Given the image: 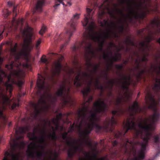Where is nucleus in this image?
<instances>
[{"label": "nucleus", "instance_id": "f257e3e1", "mask_svg": "<svg viewBox=\"0 0 160 160\" xmlns=\"http://www.w3.org/2000/svg\"><path fill=\"white\" fill-rule=\"evenodd\" d=\"M118 0L119 3L113 4L112 7L111 8L109 0H104L99 7L98 17L99 19L106 12L112 17H114L115 13L119 14L121 16L116 22H108L105 20L102 22L100 20L101 25L106 27L105 30L103 31L96 32L94 31V21L91 15L92 9L86 8L87 14H84L85 18L82 21V25L84 27L88 24L84 34V39L82 42L72 48L73 51L80 48H84L85 49L86 70L85 72H81V68L78 66L76 71L77 74H97L99 65L93 64L91 62L89 56L92 55L94 57L95 53L89 41L90 40L98 43L97 52L102 53L103 58L108 62V65L106 70L102 73L108 74L109 67L112 66L113 62L120 60L121 54L118 52L122 49L123 47L120 45L117 46L113 43L110 42L106 51H103L102 47L106 39L116 37L117 31L119 32H122L124 24H127L128 20L131 22L133 18H143L151 10V8H149L150 6V0Z\"/></svg>", "mask_w": 160, "mask_h": 160}, {"label": "nucleus", "instance_id": "f03ea898", "mask_svg": "<svg viewBox=\"0 0 160 160\" xmlns=\"http://www.w3.org/2000/svg\"><path fill=\"white\" fill-rule=\"evenodd\" d=\"M156 83L153 88L157 94L160 92V79L157 78ZM160 96L158 95V99H155L154 96L149 91L147 92L145 97L147 103L149 105L148 108L154 112L153 115L149 118L142 120L137 126L135 123V118L134 115L136 112L143 111L144 108H141L138 102H134L131 107H129V111L130 116L126 122L124 124V129L122 132H117L115 134L117 138L124 136L130 129L133 130L136 137H140L143 139L142 142L140 144L135 140L129 141L128 138L122 139L120 144L121 150L125 153H128L130 157L127 160H142L144 158L146 151V147L148 145L149 140L152 137L151 132L153 130L155 127L153 123L158 121L159 117L158 107L159 105Z\"/></svg>", "mask_w": 160, "mask_h": 160}, {"label": "nucleus", "instance_id": "7ed1b4c3", "mask_svg": "<svg viewBox=\"0 0 160 160\" xmlns=\"http://www.w3.org/2000/svg\"><path fill=\"white\" fill-rule=\"evenodd\" d=\"M92 99V96L89 97L88 100L84 103L82 108L77 112L78 118V122L75 125L74 123L70 127L68 132H71L75 129L79 132L82 138L77 141L71 138H67L68 133L64 132L62 137L66 142L68 148V157L71 158L78 152L82 153L84 156L83 159L80 160H109L107 156L98 158L97 154L98 151L97 148H92L90 151H84V146H87L89 148L92 147L91 142L88 137L93 127L97 132L101 129L102 127L99 124L100 116L98 113H103L106 109V105L104 102L100 99L96 102L94 104L93 109L90 110L88 106L90 102Z\"/></svg>", "mask_w": 160, "mask_h": 160}, {"label": "nucleus", "instance_id": "20e7f679", "mask_svg": "<svg viewBox=\"0 0 160 160\" xmlns=\"http://www.w3.org/2000/svg\"><path fill=\"white\" fill-rule=\"evenodd\" d=\"M27 131H15L16 139H13L10 142L12 150L10 153L6 151L3 160H21V150L23 149L25 144L22 141L18 139L22 138L21 135ZM46 131H33L32 133H29L28 136L33 142L28 146L27 154L29 158L34 159L42 158V160H56L58 153L51 149H48L45 152V148L47 145L45 141Z\"/></svg>", "mask_w": 160, "mask_h": 160}, {"label": "nucleus", "instance_id": "39448f33", "mask_svg": "<svg viewBox=\"0 0 160 160\" xmlns=\"http://www.w3.org/2000/svg\"><path fill=\"white\" fill-rule=\"evenodd\" d=\"M151 25L153 28H157L154 34L149 35L145 38L144 40L141 42L137 45L132 41L129 37H127L124 43L127 45H132L139 48L141 52V54L138 55L137 58L135 63L136 67L135 68V75L138 78L145 72H154L158 75L160 76V60L158 62L156 65H152L150 68H147L146 62L148 61L147 57L149 56L148 52L151 50V47L149 42L154 39V34H160V18L156 17L151 22ZM157 42L160 44V38L157 40Z\"/></svg>", "mask_w": 160, "mask_h": 160}, {"label": "nucleus", "instance_id": "423d86ee", "mask_svg": "<svg viewBox=\"0 0 160 160\" xmlns=\"http://www.w3.org/2000/svg\"><path fill=\"white\" fill-rule=\"evenodd\" d=\"M45 80L44 77L40 75H38L37 83L38 88L37 94L41 95L42 92L43 93L40 96L38 102L32 105L34 108V115H32V116H33L34 118H36L42 111L47 110L49 107L48 103L52 102L56 99L55 98L50 92L49 86L45 83Z\"/></svg>", "mask_w": 160, "mask_h": 160}, {"label": "nucleus", "instance_id": "0eeeda50", "mask_svg": "<svg viewBox=\"0 0 160 160\" xmlns=\"http://www.w3.org/2000/svg\"><path fill=\"white\" fill-rule=\"evenodd\" d=\"M22 34L26 38L22 45V49L18 47L17 43L12 45L11 47L10 53L17 59H19L21 56H27L33 47V45L31 44L32 34V28L27 26L22 32Z\"/></svg>", "mask_w": 160, "mask_h": 160}, {"label": "nucleus", "instance_id": "6e6552de", "mask_svg": "<svg viewBox=\"0 0 160 160\" xmlns=\"http://www.w3.org/2000/svg\"><path fill=\"white\" fill-rule=\"evenodd\" d=\"M118 82L124 92L122 96L117 98L116 102L117 105L122 103L123 101L127 102L129 101L131 96L132 93L129 90L128 87L130 84H133L130 76L124 74L120 75Z\"/></svg>", "mask_w": 160, "mask_h": 160}, {"label": "nucleus", "instance_id": "1a4fd4ad", "mask_svg": "<svg viewBox=\"0 0 160 160\" xmlns=\"http://www.w3.org/2000/svg\"><path fill=\"white\" fill-rule=\"evenodd\" d=\"M25 75L24 72L22 70H12L10 74L8 76V81L5 84L7 90L11 93L12 89V85L13 84H17L20 87L24 83L23 81L20 78Z\"/></svg>", "mask_w": 160, "mask_h": 160}, {"label": "nucleus", "instance_id": "9d476101", "mask_svg": "<svg viewBox=\"0 0 160 160\" xmlns=\"http://www.w3.org/2000/svg\"><path fill=\"white\" fill-rule=\"evenodd\" d=\"M72 82L70 81H64L60 86L59 89L56 92L57 96H62L65 104H71L72 100L68 94L70 88V84Z\"/></svg>", "mask_w": 160, "mask_h": 160}, {"label": "nucleus", "instance_id": "9b49d317", "mask_svg": "<svg viewBox=\"0 0 160 160\" xmlns=\"http://www.w3.org/2000/svg\"><path fill=\"white\" fill-rule=\"evenodd\" d=\"M124 112L122 109H119L112 112L113 116L111 119L107 120L104 123L103 128L107 131H111L112 127L114 125L116 124V117L119 116Z\"/></svg>", "mask_w": 160, "mask_h": 160}, {"label": "nucleus", "instance_id": "f8f14e48", "mask_svg": "<svg viewBox=\"0 0 160 160\" xmlns=\"http://www.w3.org/2000/svg\"><path fill=\"white\" fill-rule=\"evenodd\" d=\"M80 15V14L76 13L73 15L71 21L70 27L67 28L66 31L67 36L68 37V39L65 43L62 45V48L64 46H66L70 41L71 37L72 35L74 32L75 30L76 21L79 18Z\"/></svg>", "mask_w": 160, "mask_h": 160}, {"label": "nucleus", "instance_id": "ddd939ff", "mask_svg": "<svg viewBox=\"0 0 160 160\" xmlns=\"http://www.w3.org/2000/svg\"><path fill=\"white\" fill-rule=\"evenodd\" d=\"M63 57L62 56H60L58 61L55 64V68L53 71V75H58L60 72L61 66L60 62L62 60Z\"/></svg>", "mask_w": 160, "mask_h": 160}, {"label": "nucleus", "instance_id": "4468645a", "mask_svg": "<svg viewBox=\"0 0 160 160\" xmlns=\"http://www.w3.org/2000/svg\"><path fill=\"white\" fill-rule=\"evenodd\" d=\"M44 0H38L35 6V10L36 11L41 12L42 10V7L44 4Z\"/></svg>", "mask_w": 160, "mask_h": 160}, {"label": "nucleus", "instance_id": "2eb2a0df", "mask_svg": "<svg viewBox=\"0 0 160 160\" xmlns=\"http://www.w3.org/2000/svg\"><path fill=\"white\" fill-rule=\"evenodd\" d=\"M68 4L69 6L71 5V3L70 2H68L67 0H56V3L54 5V8L56 9L57 7L59 5V4L57 3V2H59L60 3L62 4L63 6L65 5V2Z\"/></svg>", "mask_w": 160, "mask_h": 160}, {"label": "nucleus", "instance_id": "dca6fc26", "mask_svg": "<svg viewBox=\"0 0 160 160\" xmlns=\"http://www.w3.org/2000/svg\"><path fill=\"white\" fill-rule=\"evenodd\" d=\"M53 131L48 133L47 135V137L48 139H51L52 140H55L57 138L55 132L53 130V128H52Z\"/></svg>", "mask_w": 160, "mask_h": 160}, {"label": "nucleus", "instance_id": "f3484780", "mask_svg": "<svg viewBox=\"0 0 160 160\" xmlns=\"http://www.w3.org/2000/svg\"><path fill=\"white\" fill-rule=\"evenodd\" d=\"M22 22L23 20L22 19L17 21L16 20L15 18H14L12 21V25L15 28H16L17 26H19V25L22 24Z\"/></svg>", "mask_w": 160, "mask_h": 160}, {"label": "nucleus", "instance_id": "a211bd4d", "mask_svg": "<svg viewBox=\"0 0 160 160\" xmlns=\"http://www.w3.org/2000/svg\"><path fill=\"white\" fill-rule=\"evenodd\" d=\"M17 65H16V63H14L13 61L11 62L10 64L9 65H6V67L8 69H11L14 66H15L17 67H19V66L21 65V64L20 62H18Z\"/></svg>", "mask_w": 160, "mask_h": 160}, {"label": "nucleus", "instance_id": "6ab92c4d", "mask_svg": "<svg viewBox=\"0 0 160 160\" xmlns=\"http://www.w3.org/2000/svg\"><path fill=\"white\" fill-rule=\"evenodd\" d=\"M116 82V81L114 79H110L108 81L107 84L108 86V88L109 89H111L113 85L115 84Z\"/></svg>", "mask_w": 160, "mask_h": 160}, {"label": "nucleus", "instance_id": "aec40b11", "mask_svg": "<svg viewBox=\"0 0 160 160\" xmlns=\"http://www.w3.org/2000/svg\"><path fill=\"white\" fill-rule=\"evenodd\" d=\"M154 142L156 143L160 142V134L155 135L153 139Z\"/></svg>", "mask_w": 160, "mask_h": 160}, {"label": "nucleus", "instance_id": "412c9836", "mask_svg": "<svg viewBox=\"0 0 160 160\" xmlns=\"http://www.w3.org/2000/svg\"><path fill=\"white\" fill-rule=\"evenodd\" d=\"M41 42V40L40 39H39L36 42L35 44V48L36 49H38L39 48V46Z\"/></svg>", "mask_w": 160, "mask_h": 160}, {"label": "nucleus", "instance_id": "4be33fe9", "mask_svg": "<svg viewBox=\"0 0 160 160\" xmlns=\"http://www.w3.org/2000/svg\"><path fill=\"white\" fill-rule=\"evenodd\" d=\"M59 121L56 118L53 119L52 121V122L55 125L56 127H57L59 123Z\"/></svg>", "mask_w": 160, "mask_h": 160}, {"label": "nucleus", "instance_id": "5701e85b", "mask_svg": "<svg viewBox=\"0 0 160 160\" xmlns=\"http://www.w3.org/2000/svg\"><path fill=\"white\" fill-rule=\"evenodd\" d=\"M46 30V27L44 26L42 27L41 30L39 32V33L41 35H43V34L45 32Z\"/></svg>", "mask_w": 160, "mask_h": 160}, {"label": "nucleus", "instance_id": "b1692460", "mask_svg": "<svg viewBox=\"0 0 160 160\" xmlns=\"http://www.w3.org/2000/svg\"><path fill=\"white\" fill-rule=\"evenodd\" d=\"M117 154V152L116 151H115L114 152H112L111 154V155H110V158L111 159L114 158Z\"/></svg>", "mask_w": 160, "mask_h": 160}, {"label": "nucleus", "instance_id": "393cba45", "mask_svg": "<svg viewBox=\"0 0 160 160\" xmlns=\"http://www.w3.org/2000/svg\"><path fill=\"white\" fill-rule=\"evenodd\" d=\"M6 14L3 13L4 17L5 18H6L8 17V16L11 13L8 10H6Z\"/></svg>", "mask_w": 160, "mask_h": 160}, {"label": "nucleus", "instance_id": "a878e982", "mask_svg": "<svg viewBox=\"0 0 160 160\" xmlns=\"http://www.w3.org/2000/svg\"><path fill=\"white\" fill-rule=\"evenodd\" d=\"M22 65L23 67L25 68H28L30 66V64L28 62L23 64Z\"/></svg>", "mask_w": 160, "mask_h": 160}, {"label": "nucleus", "instance_id": "bb28decb", "mask_svg": "<svg viewBox=\"0 0 160 160\" xmlns=\"http://www.w3.org/2000/svg\"><path fill=\"white\" fill-rule=\"evenodd\" d=\"M115 67L117 69H120L122 68V64L116 65Z\"/></svg>", "mask_w": 160, "mask_h": 160}, {"label": "nucleus", "instance_id": "cd10ccee", "mask_svg": "<svg viewBox=\"0 0 160 160\" xmlns=\"http://www.w3.org/2000/svg\"><path fill=\"white\" fill-rule=\"evenodd\" d=\"M41 61L42 62H46L47 61V60L45 58H44L43 57H42L41 58Z\"/></svg>", "mask_w": 160, "mask_h": 160}, {"label": "nucleus", "instance_id": "c85d7f7f", "mask_svg": "<svg viewBox=\"0 0 160 160\" xmlns=\"http://www.w3.org/2000/svg\"><path fill=\"white\" fill-rule=\"evenodd\" d=\"M62 116V114L61 113H59L57 115L56 118L58 119L59 121L60 119Z\"/></svg>", "mask_w": 160, "mask_h": 160}, {"label": "nucleus", "instance_id": "c756f323", "mask_svg": "<svg viewBox=\"0 0 160 160\" xmlns=\"http://www.w3.org/2000/svg\"><path fill=\"white\" fill-rule=\"evenodd\" d=\"M8 4L9 6H12L13 5V2H11L8 1Z\"/></svg>", "mask_w": 160, "mask_h": 160}, {"label": "nucleus", "instance_id": "7c9ffc66", "mask_svg": "<svg viewBox=\"0 0 160 160\" xmlns=\"http://www.w3.org/2000/svg\"><path fill=\"white\" fill-rule=\"evenodd\" d=\"M75 72V70L73 69H71L70 70L69 73L70 74L73 73Z\"/></svg>", "mask_w": 160, "mask_h": 160}, {"label": "nucleus", "instance_id": "2f4dec72", "mask_svg": "<svg viewBox=\"0 0 160 160\" xmlns=\"http://www.w3.org/2000/svg\"><path fill=\"white\" fill-rule=\"evenodd\" d=\"M112 144L113 146H115L117 145V142L116 141H115L112 142Z\"/></svg>", "mask_w": 160, "mask_h": 160}, {"label": "nucleus", "instance_id": "473e14b6", "mask_svg": "<svg viewBox=\"0 0 160 160\" xmlns=\"http://www.w3.org/2000/svg\"><path fill=\"white\" fill-rule=\"evenodd\" d=\"M159 153L158 152V153H157L156 155L155 156V157H154V158H153V159H148V160H153V159H154V158L156 157H157V156L158 155V154H159Z\"/></svg>", "mask_w": 160, "mask_h": 160}, {"label": "nucleus", "instance_id": "72a5a7b5", "mask_svg": "<svg viewBox=\"0 0 160 160\" xmlns=\"http://www.w3.org/2000/svg\"><path fill=\"white\" fill-rule=\"evenodd\" d=\"M16 11V7H14L13 9V12H15Z\"/></svg>", "mask_w": 160, "mask_h": 160}, {"label": "nucleus", "instance_id": "f704fd0d", "mask_svg": "<svg viewBox=\"0 0 160 160\" xmlns=\"http://www.w3.org/2000/svg\"><path fill=\"white\" fill-rule=\"evenodd\" d=\"M10 125H11V123H10L9 124H8V126H10Z\"/></svg>", "mask_w": 160, "mask_h": 160}, {"label": "nucleus", "instance_id": "c9c22d12", "mask_svg": "<svg viewBox=\"0 0 160 160\" xmlns=\"http://www.w3.org/2000/svg\"><path fill=\"white\" fill-rule=\"evenodd\" d=\"M51 54H56V53H51Z\"/></svg>", "mask_w": 160, "mask_h": 160}, {"label": "nucleus", "instance_id": "e433bc0d", "mask_svg": "<svg viewBox=\"0 0 160 160\" xmlns=\"http://www.w3.org/2000/svg\"><path fill=\"white\" fill-rule=\"evenodd\" d=\"M17 15V14L15 13V16H16Z\"/></svg>", "mask_w": 160, "mask_h": 160}, {"label": "nucleus", "instance_id": "4c0bfd02", "mask_svg": "<svg viewBox=\"0 0 160 160\" xmlns=\"http://www.w3.org/2000/svg\"><path fill=\"white\" fill-rule=\"evenodd\" d=\"M31 86H32V84H31Z\"/></svg>", "mask_w": 160, "mask_h": 160}, {"label": "nucleus", "instance_id": "58836bf2", "mask_svg": "<svg viewBox=\"0 0 160 160\" xmlns=\"http://www.w3.org/2000/svg\"><path fill=\"white\" fill-rule=\"evenodd\" d=\"M75 64H77V62H76Z\"/></svg>", "mask_w": 160, "mask_h": 160}, {"label": "nucleus", "instance_id": "ea45409f", "mask_svg": "<svg viewBox=\"0 0 160 160\" xmlns=\"http://www.w3.org/2000/svg\"><path fill=\"white\" fill-rule=\"evenodd\" d=\"M1 36V35H0V36Z\"/></svg>", "mask_w": 160, "mask_h": 160}]
</instances>
